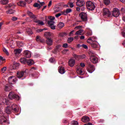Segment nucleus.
Listing matches in <instances>:
<instances>
[{
    "label": "nucleus",
    "mask_w": 125,
    "mask_h": 125,
    "mask_svg": "<svg viewBox=\"0 0 125 125\" xmlns=\"http://www.w3.org/2000/svg\"><path fill=\"white\" fill-rule=\"evenodd\" d=\"M61 15H67V14H66V11H63L61 12Z\"/></svg>",
    "instance_id": "nucleus-62"
},
{
    "label": "nucleus",
    "mask_w": 125,
    "mask_h": 125,
    "mask_svg": "<svg viewBox=\"0 0 125 125\" xmlns=\"http://www.w3.org/2000/svg\"><path fill=\"white\" fill-rule=\"evenodd\" d=\"M120 14L121 13L120 12V10L117 8H114L112 13L111 14V17L114 16V17H119L120 16Z\"/></svg>",
    "instance_id": "nucleus-11"
},
{
    "label": "nucleus",
    "mask_w": 125,
    "mask_h": 125,
    "mask_svg": "<svg viewBox=\"0 0 125 125\" xmlns=\"http://www.w3.org/2000/svg\"><path fill=\"white\" fill-rule=\"evenodd\" d=\"M83 29H80L79 30L77 31L75 35H82V33H83Z\"/></svg>",
    "instance_id": "nucleus-32"
},
{
    "label": "nucleus",
    "mask_w": 125,
    "mask_h": 125,
    "mask_svg": "<svg viewBox=\"0 0 125 125\" xmlns=\"http://www.w3.org/2000/svg\"><path fill=\"white\" fill-rule=\"evenodd\" d=\"M49 19L51 20L48 21V25H49V27H50L52 30H55L56 29V26L54 25L55 22L53 21V20L55 19V17H49Z\"/></svg>",
    "instance_id": "nucleus-4"
},
{
    "label": "nucleus",
    "mask_w": 125,
    "mask_h": 125,
    "mask_svg": "<svg viewBox=\"0 0 125 125\" xmlns=\"http://www.w3.org/2000/svg\"><path fill=\"white\" fill-rule=\"evenodd\" d=\"M81 29H83V26L79 25V26H76L74 28V30H80Z\"/></svg>",
    "instance_id": "nucleus-43"
},
{
    "label": "nucleus",
    "mask_w": 125,
    "mask_h": 125,
    "mask_svg": "<svg viewBox=\"0 0 125 125\" xmlns=\"http://www.w3.org/2000/svg\"><path fill=\"white\" fill-rule=\"evenodd\" d=\"M64 25L65 24H64V23H63V22H60L59 23L58 26H59V27L60 28V29H61V28H63V27H64Z\"/></svg>",
    "instance_id": "nucleus-38"
},
{
    "label": "nucleus",
    "mask_w": 125,
    "mask_h": 125,
    "mask_svg": "<svg viewBox=\"0 0 125 125\" xmlns=\"http://www.w3.org/2000/svg\"><path fill=\"white\" fill-rule=\"evenodd\" d=\"M80 9L82 11H84L85 10V7L84 6L80 7Z\"/></svg>",
    "instance_id": "nucleus-56"
},
{
    "label": "nucleus",
    "mask_w": 125,
    "mask_h": 125,
    "mask_svg": "<svg viewBox=\"0 0 125 125\" xmlns=\"http://www.w3.org/2000/svg\"><path fill=\"white\" fill-rule=\"evenodd\" d=\"M122 35L124 38H125V31L122 32Z\"/></svg>",
    "instance_id": "nucleus-64"
},
{
    "label": "nucleus",
    "mask_w": 125,
    "mask_h": 125,
    "mask_svg": "<svg viewBox=\"0 0 125 125\" xmlns=\"http://www.w3.org/2000/svg\"><path fill=\"white\" fill-rule=\"evenodd\" d=\"M27 73L28 69H25V70L21 71H18L17 73V78H18L19 79H21V78H23V77H24Z\"/></svg>",
    "instance_id": "nucleus-9"
},
{
    "label": "nucleus",
    "mask_w": 125,
    "mask_h": 125,
    "mask_svg": "<svg viewBox=\"0 0 125 125\" xmlns=\"http://www.w3.org/2000/svg\"><path fill=\"white\" fill-rule=\"evenodd\" d=\"M28 60L26 58H21L20 59V62L22 64H27V61Z\"/></svg>",
    "instance_id": "nucleus-25"
},
{
    "label": "nucleus",
    "mask_w": 125,
    "mask_h": 125,
    "mask_svg": "<svg viewBox=\"0 0 125 125\" xmlns=\"http://www.w3.org/2000/svg\"><path fill=\"white\" fill-rule=\"evenodd\" d=\"M8 97L9 98V99H11V100L13 99H15V100H19L20 99L19 96L17 95L16 94H15V93L13 92H10L9 93Z\"/></svg>",
    "instance_id": "nucleus-6"
},
{
    "label": "nucleus",
    "mask_w": 125,
    "mask_h": 125,
    "mask_svg": "<svg viewBox=\"0 0 125 125\" xmlns=\"http://www.w3.org/2000/svg\"><path fill=\"white\" fill-rule=\"evenodd\" d=\"M80 59H84V58L86 57V56H85V55L84 54H83V55H80Z\"/></svg>",
    "instance_id": "nucleus-48"
},
{
    "label": "nucleus",
    "mask_w": 125,
    "mask_h": 125,
    "mask_svg": "<svg viewBox=\"0 0 125 125\" xmlns=\"http://www.w3.org/2000/svg\"><path fill=\"white\" fill-rule=\"evenodd\" d=\"M49 62H50L51 63H53V62H54V61H55V60H54V59L51 58H50V59H49Z\"/></svg>",
    "instance_id": "nucleus-58"
},
{
    "label": "nucleus",
    "mask_w": 125,
    "mask_h": 125,
    "mask_svg": "<svg viewBox=\"0 0 125 125\" xmlns=\"http://www.w3.org/2000/svg\"><path fill=\"white\" fill-rule=\"evenodd\" d=\"M79 16L84 22L87 21V15H86V13L82 12L80 14Z\"/></svg>",
    "instance_id": "nucleus-13"
},
{
    "label": "nucleus",
    "mask_w": 125,
    "mask_h": 125,
    "mask_svg": "<svg viewBox=\"0 0 125 125\" xmlns=\"http://www.w3.org/2000/svg\"><path fill=\"white\" fill-rule=\"evenodd\" d=\"M3 51L5 53H6V55L8 56L9 55V53H8V51H7V50L5 48H3Z\"/></svg>",
    "instance_id": "nucleus-45"
},
{
    "label": "nucleus",
    "mask_w": 125,
    "mask_h": 125,
    "mask_svg": "<svg viewBox=\"0 0 125 125\" xmlns=\"http://www.w3.org/2000/svg\"><path fill=\"white\" fill-rule=\"evenodd\" d=\"M44 36L46 39H50L51 37H53V34L49 32H45L44 33Z\"/></svg>",
    "instance_id": "nucleus-16"
},
{
    "label": "nucleus",
    "mask_w": 125,
    "mask_h": 125,
    "mask_svg": "<svg viewBox=\"0 0 125 125\" xmlns=\"http://www.w3.org/2000/svg\"><path fill=\"white\" fill-rule=\"evenodd\" d=\"M17 45L19 46V47H22V46H23V42L18 41L17 42Z\"/></svg>",
    "instance_id": "nucleus-30"
},
{
    "label": "nucleus",
    "mask_w": 125,
    "mask_h": 125,
    "mask_svg": "<svg viewBox=\"0 0 125 125\" xmlns=\"http://www.w3.org/2000/svg\"><path fill=\"white\" fill-rule=\"evenodd\" d=\"M69 5L70 7H71V8L74 7V4L72 2H69Z\"/></svg>",
    "instance_id": "nucleus-60"
},
{
    "label": "nucleus",
    "mask_w": 125,
    "mask_h": 125,
    "mask_svg": "<svg viewBox=\"0 0 125 125\" xmlns=\"http://www.w3.org/2000/svg\"><path fill=\"white\" fill-rule=\"evenodd\" d=\"M5 111L8 115H10L12 112L15 113H18L19 112V106L14 104H10L5 108Z\"/></svg>",
    "instance_id": "nucleus-1"
},
{
    "label": "nucleus",
    "mask_w": 125,
    "mask_h": 125,
    "mask_svg": "<svg viewBox=\"0 0 125 125\" xmlns=\"http://www.w3.org/2000/svg\"><path fill=\"white\" fill-rule=\"evenodd\" d=\"M42 39V37L40 36H37L36 37V41L37 42H40L41 41V40Z\"/></svg>",
    "instance_id": "nucleus-46"
},
{
    "label": "nucleus",
    "mask_w": 125,
    "mask_h": 125,
    "mask_svg": "<svg viewBox=\"0 0 125 125\" xmlns=\"http://www.w3.org/2000/svg\"><path fill=\"white\" fill-rule=\"evenodd\" d=\"M17 19H18V18L16 17H13L12 18V21H17Z\"/></svg>",
    "instance_id": "nucleus-54"
},
{
    "label": "nucleus",
    "mask_w": 125,
    "mask_h": 125,
    "mask_svg": "<svg viewBox=\"0 0 125 125\" xmlns=\"http://www.w3.org/2000/svg\"><path fill=\"white\" fill-rule=\"evenodd\" d=\"M104 2L105 5L110 4V0H104Z\"/></svg>",
    "instance_id": "nucleus-36"
},
{
    "label": "nucleus",
    "mask_w": 125,
    "mask_h": 125,
    "mask_svg": "<svg viewBox=\"0 0 125 125\" xmlns=\"http://www.w3.org/2000/svg\"><path fill=\"white\" fill-rule=\"evenodd\" d=\"M26 33L28 34V35H33V32H32V29L30 28H28L26 29Z\"/></svg>",
    "instance_id": "nucleus-31"
},
{
    "label": "nucleus",
    "mask_w": 125,
    "mask_h": 125,
    "mask_svg": "<svg viewBox=\"0 0 125 125\" xmlns=\"http://www.w3.org/2000/svg\"><path fill=\"white\" fill-rule=\"evenodd\" d=\"M91 46H92V47H93V48H96L98 46L97 43L93 42L91 44Z\"/></svg>",
    "instance_id": "nucleus-34"
},
{
    "label": "nucleus",
    "mask_w": 125,
    "mask_h": 125,
    "mask_svg": "<svg viewBox=\"0 0 125 125\" xmlns=\"http://www.w3.org/2000/svg\"><path fill=\"white\" fill-rule=\"evenodd\" d=\"M5 71H6V67H5L2 68L1 69V72H2V73H4V72H5Z\"/></svg>",
    "instance_id": "nucleus-53"
},
{
    "label": "nucleus",
    "mask_w": 125,
    "mask_h": 125,
    "mask_svg": "<svg viewBox=\"0 0 125 125\" xmlns=\"http://www.w3.org/2000/svg\"><path fill=\"white\" fill-rule=\"evenodd\" d=\"M23 56L26 58H31L32 57V53L30 51L26 50L23 52Z\"/></svg>",
    "instance_id": "nucleus-15"
},
{
    "label": "nucleus",
    "mask_w": 125,
    "mask_h": 125,
    "mask_svg": "<svg viewBox=\"0 0 125 125\" xmlns=\"http://www.w3.org/2000/svg\"><path fill=\"white\" fill-rule=\"evenodd\" d=\"M5 7L8 9V10L6 11L7 14H13V13L15 12V10H13V9L15 8V6L12 5V4H8L6 5Z\"/></svg>",
    "instance_id": "nucleus-3"
},
{
    "label": "nucleus",
    "mask_w": 125,
    "mask_h": 125,
    "mask_svg": "<svg viewBox=\"0 0 125 125\" xmlns=\"http://www.w3.org/2000/svg\"><path fill=\"white\" fill-rule=\"evenodd\" d=\"M77 74L79 75H83V68H78L77 70Z\"/></svg>",
    "instance_id": "nucleus-26"
},
{
    "label": "nucleus",
    "mask_w": 125,
    "mask_h": 125,
    "mask_svg": "<svg viewBox=\"0 0 125 125\" xmlns=\"http://www.w3.org/2000/svg\"><path fill=\"white\" fill-rule=\"evenodd\" d=\"M13 87V86L10 84H7L5 86V91H9V90L11 88H12Z\"/></svg>",
    "instance_id": "nucleus-20"
},
{
    "label": "nucleus",
    "mask_w": 125,
    "mask_h": 125,
    "mask_svg": "<svg viewBox=\"0 0 125 125\" xmlns=\"http://www.w3.org/2000/svg\"><path fill=\"white\" fill-rule=\"evenodd\" d=\"M86 6L89 10L92 11L95 9V5L94 3L91 1H88L86 2Z\"/></svg>",
    "instance_id": "nucleus-5"
},
{
    "label": "nucleus",
    "mask_w": 125,
    "mask_h": 125,
    "mask_svg": "<svg viewBox=\"0 0 125 125\" xmlns=\"http://www.w3.org/2000/svg\"><path fill=\"white\" fill-rule=\"evenodd\" d=\"M0 124L2 125H9V122L7 120V118H5L4 116L0 117Z\"/></svg>",
    "instance_id": "nucleus-8"
},
{
    "label": "nucleus",
    "mask_w": 125,
    "mask_h": 125,
    "mask_svg": "<svg viewBox=\"0 0 125 125\" xmlns=\"http://www.w3.org/2000/svg\"><path fill=\"white\" fill-rule=\"evenodd\" d=\"M53 53L54 54H57V53H58V50H57V49H56V48L54 49V50L53 51Z\"/></svg>",
    "instance_id": "nucleus-55"
},
{
    "label": "nucleus",
    "mask_w": 125,
    "mask_h": 125,
    "mask_svg": "<svg viewBox=\"0 0 125 125\" xmlns=\"http://www.w3.org/2000/svg\"><path fill=\"white\" fill-rule=\"evenodd\" d=\"M62 46V45L59 44L57 46H56V49H57V50H58V52H59V51H60V50H61V47Z\"/></svg>",
    "instance_id": "nucleus-37"
},
{
    "label": "nucleus",
    "mask_w": 125,
    "mask_h": 125,
    "mask_svg": "<svg viewBox=\"0 0 125 125\" xmlns=\"http://www.w3.org/2000/svg\"><path fill=\"white\" fill-rule=\"evenodd\" d=\"M9 84H14L15 83H16V81H17V79L15 78V76H10L8 79Z\"/></svg>",
    "instance_id": "nucleus-10"
},
{
    "label": "nucleus",
    "mask_w": 125,
    "mask_h": 125,
    "mask_svg": "<svg viewBox=\"0 0 125 125\" xmlns=\"http://www.w3.org/2000/svg\"><path fill=\"white\" fill-rule=\"evenodd\" d=\"M0 3L2 4H7L8 3V0H1Z\"/></svg>",
    "instance_id": "nucleus-33"
},
{
    "label": "nucleus",
    "mask_w": 125,
    "mask_h": 125,
    "mask_svg": "<svg viewBox=\"0 0 125 125\" xmlns=\"http://www.w3.org/2000/svg\"><path fill=\"white\" fill-rule=\"evenodd\" d=\"M26 64H27L29 66H31L34 64V61L32 60H27Z\"/></svg>",
    "instance_id": "nucleus-28"
},
{
    "label": "nucleus",
    "mask_w": 125,
    "mask_h": 125,
    "mask_svg": "<svg viewBox=\"0 0 125 125\" xmlns=\"http://www.w3.org/2000/svg\"><path fill=\"white\" fill-rule=\"evenodd\" d=\"M17 4L19 5V6H26L27 5V3L24 1H20L17 3Z\"/></svg>",
    "instance_id": "nucleus-23"
},
{
    "label": "nucleus",
    "mask_w": 125,
    "mask_h": 125,
    "mask_svg": "<svg viewBox=\"0 0 125 125\" xmlns=\"http://www.w3.org/2000/svg\"><path fill=\"white\" fill-rule=\"evenodd\" d=\"M81 46H82V47L85 48V49H87V48H88V47H87V45L84 44L81 45Z\"/></svg>",
    "instance_id": "nucleus-51"
},
{
    "label": "nucleus",
    "mask_w": 125,
    "mask_h": 125,
    "mask_svg": "<svg viewBox=\"0 0 125 125\" xmlns=\"http://www.w3.org/2000/svg\"><path fill=\"white\" fill-rule=\"evenodd\" d=\"M72 56H73V58L76 60H80V55H77L76 54H72Z\"/></svg>",
    "instance_id": "nucleus-29"
},
{
    "label": "nucleus",
    "mask_w": 125,
    "mask_h": 125,
    "mask_svg": "<svg viewBox=\"0 0 125 125\" xmlns=\"http://www.w3.org/2000/svg\"><path fill=\"white\" fill-rule=\"evenodd\" d=\"M81 121L83 122V123H87V122L90 121V119H89V117L87 116H83L81 119Z\"/></svg>",
    "instance_id": "nucleus-19"
},
{
    "label": "nucleus",
    "mask_w": 125,
    "mask_h": 125,
    "mask_svg": "<svg viewBox=\"0 0 125 125\" xmlns=\"http://www.w3.org/2000/svg\"><path fill=\"white\" fill-rule=\"evenodd\" d=\"M59 72L60 74H64L65 73V68L62 66H60L59 67Z\"/></svg>",
    "instance_id": "nucleus-21"
},
{
    "label": "nucleus",
    "mask_w": 125,
    "mask_h": 125,
    "mask_svg": "<svg viewBox=\"0 0 125 125\" xmlns=\"http://www.w3.org/2000/svg\"><path fill=\"white\" fill-rule=\"evenodd\" d=\"M42 31H43V29H39L37 30V33H41V32H42Z\"/></svg>",
    "instance_id": "nucleus-63"
},
{
    "label": "nucleus",
    "mask_w": 125,
    "mask_h": 125,
    "mask_svg": "<svg viewBox=\"0 0 125 125\" xmlns=\"http://www.w3.org/2000/svg\"><path fill=\"white\" fill-rule=\"evenodd\" d=\"M4 101L6 105H9V101L8 100L5 99V100H4Z\"/></svg>",
    "instance_id": "nucleus-49"
},
{
    "label": "nucleus",
    "mask_w": 125,
    "mask_h": 125,
    "mask_svg": "<svg viewBox=\"0 0 125 125\" xmlns=\"http://www.w3.org/2000/svg\"><path fill=\"white\" fill-rule=\"evenodd\" d=\"M71 125H79V123L76 121H73L71 122Z\"/></svg>",
    "instance_id": "nucleus-40"
},
{
    "label": "nucleus",
    "mask_w": 125,
    "mask_h": 125,
    "mask_svg": "<svg viewBox=\"0 0 125 125\" xmlns=\"http://www.w3.org/2000/svg\"><path fill=\"white\" fill-rule=\"evenodd\" d=\"M38 2H39L40 3V4H39V5L38 7V9H40V8H41V7H42V5H44V2H40V1L39 0H38Z\"/></svg>",
    "instance_id": "nucleus-35"
},
{
    "label": "nucleus",
    "mask_w": 125,
    "mask_h": 125,
    "mask_svg": "<svg viewBox=\"0 0 125 125\" xmlns=\"http://www.w3.org/2000/svg\"><path fill=\"white\" fill-rule=\"evenodd\" d=\"M39 4L38 3H35L33 5V6H34V7H38L39 8Z\"/></svg>",
    "instance_id": "nucleus-61"
},
{
    "label": "nucleus",
    "mask_w": 125,
    "mask_h": 125,
    "mask_svg": "<svg viewBox=\"0 0 125 125\" xmlns=\"http://www.w3.org/2000/svg\"><path fill=\"white\" fill-rule=\"evenodd\" d=\"M60 37H65V36H67V33L66 32H62L60 33L59 34Z\"/></svg>",
    "instance_id": "nucleus-41"
},
{
    "label": "nucleus",
    "mask_w": 125,
    "mask_h": 125,
    "mask_svg": "<svg viewBox=\"0 0 125 125\" xmlns=\"http://www.w3.org/2000/svg\"><path fill=\"white\" fill-rule=\"evenodd\" d=\"M54 10L55 12H59V11L60 10V7H59V5H55V7H54Z\"/></svg>",
    "instance_id": "nucleus-27"
},
{
    "label": "nucleus",
    "mask_w": 125,
    "mask_h": 125,
    "mask_svg": "<svg viewBox=\"0 0 125 125\" xmlns=\"http://www.w3.org/2000/svg\"><path fill=\"white\" fill-rule=\"evenodd\" d=\"M21 52H22V49H16L14 51L15 55H17V56L19 55Z\"/></svg>",
    "instance_id": "nucleus-22"
},
{
    "label": "nucleus",
    "mask_w": 125,
    "mask_h": 125,
    "mask_svg": "<svg viewBox=\"0 0 125 125\" xmlns=\"http://www.w3.org/2000/svg\"><path fill=\"white\" fill-rule=\"evenodd\" d=\"M91 62L94 64H96L98 62L97 58L95 56L90 58Z\"/></svg>",
    "instance_id": "nucleus-24"
},
{
    "label": "nucleus",
    "mask_w": 125,
    "mask_h": 125,
    "mask_svg": "<svg viewBox=\"0 0 125 125\" xmlns=\"http://www.w3.org/2000/svg\"><path fill=\"white\" fill-rule=\"evenodd\" d=\"M76 63V61H75V60L73 59H71L69 62H68V64L69 65L70 67H74L75 64Z\"/></svg>",
    "instance_id": "nucleus-18"
},
{
    "label": "nucleus",
    "mask_w": 125,
    "mask_h": 125,
    "mask_svg": "<svg viewBox=\"0 0 125 125\" xmlns=\"http://www.w3.org/2000/svg\"><path fill=\"white\" fill-rule=\"evenodd\" d=\"M46 43H47V45H49V46H51L53 43V41L50 38H48L46 40Z\"/></svg>",
    "instance_id": "nucleus-17"
},
{
    "label": "nucleus",
    "mask_w": 125,
    "mask_h": 125,
    "mask_svg": "<svg viewBox=\"0 0 125 125\" xmlns=\"http://www.w3.org/2000/svg\"><path fill=\"white\" fill-rule=\"evenodd\" d=\"M27 14L30 16L31 19H34L33 21L35 23H38V25H41V26L44 25V22H43L42 21H41L40 20L36 19L37 17L36 16H35V15H34V14H33V13L30 11H27Z\"/></svg>",
    "instance_id": "nucleus-2"
},
{
    "label": "nucleus",
    "mask_w": 125,
    "mask_h": 125,
    "mask_svg": "<svg viewBox=\"0 0 125 125\" xmlns=\"http://www.w3.org/2000/svg\"><path fill=\"white\" fill-rule=\"evenodd\" d=\"M40 42H42V43H43L45 42V40H44V39L41 38V39L40 40Z\"/></svg>",
    "instance_id": "nucleus-59"
},
{
    "label": "nucleus",
    "mask_w": 125,
    "mask_h": 125,
    "mask_svg": "<svg viewBox=\"0 0 125 125\" xmlns=\"http://www.w3.org/2000/svg\"><path fill=\"white\" fill-rule=\"evenodd\" d=\"M103 14L104 17H112V12L108 8H104L103 10Z\"/></svg>",
    "instance_id": "nucleus-7"
},
{
    "label": "nucleus",
    "mask_w": 125,
    "mask_h": 125,
    "mask_svg": "<svg viewBox=\"0 0 125 125\" xmlns=\"http://www.w3.org/2000/svg\"><path fill=\"white\" fill-rule=\"evenodd\" d=\"M52 4V0H50L48 4V7L49 8V7L51 6Z\"/></svg>",
    "instance_id": "nucleus-57"
},
{
    "label": "nucleus",
    "mask_w": 125,
    "mask_h": 125,
    "mask_svg": "<svg viewBox=\"0 0 125 125\" xmlns=\"http://www.w3.org/2000/svg\"><path fill=\"white\" fill-rule=\"evenodd\" d=\"M20 64L19 63H14V65L13 67H15V69H17L18 68V66H20Z\"/></svg>",
    "instance_id": "nucleus-47"
},
{
    "label": "nucleus",
    "mask_w": 125,
    "mask_h": 125,
    "mask_svg": "<svg viewBox=\"0 0 125 125\" xmlns=\"http://www.w3.org/2000/svg\"><path fill=\"white\" fill-rule=\"evenodd\" d=\"M62 47L64 48H67L68 47V43H65L62 44Z\"/></svg>",
    "instance_id": "nucleus-52"
},
{
    "label": "nucleus",
    "mask_w": 125,
    "mask_h": 125,
    "mask_svg": "<svg viewBox=\"0 0 125 125\" xmlns=\"http://www.w3.org/2000/svg\"><path fill=\"white\" fill-rule=\"evenodd\" d=\"M93 39H96L95 37H91L88 38V41H91V42H95V40H93Z\"/></svg>",
    "instance_id": "nucleus-50"
},
{
    "label": "nucleus",
    "mask_w": 125,
    "mask_h": 125,
    "mask_svg": "<svg viewBox=\"0 0 125 125\" xmlns=\"http://www.w3.org/2000/svg\"><path fill=\"white\" fill-rule=\"evenodd\" d=\"M76 5L77 6L82 7V6H84L85 4V2H84V1L83 0H76Z\"/></svg>",
    "instance_id": "nucleus-14"
},
{
    "label": "nucleus",
    "mask_w": 125,
    "mask_h": 125,
    "mask_svg": "<svg viewBox=\"0 0 125 125\" xmlns=\"http://www.w3.org/2000/svg\"><path fill=\"white\" fill-rule=\"evenodd\" d=\"M74 41V38H69L67 40V42L68 43H71L72 42Z\"/></svg>",
    "instance_id": "nucleus-42"
},
{
    "label": "nucleus",
    "mask_w": 125,
    "mask_h": 125,
    "mask_svg": "<svg viewBox=\"0 0 125 125\" xmlns=\"http://www.w3.org/2000/svg\"><path fill=\"white\" fill-rule=\"evenodd\" d=\"M68 51H69L68 49H64L62 51V54H66Z\"/></svg>",
    "instance_id": "nucleus-44"
},
{
    "label": "nucleus",
    "mask_w": 125,
    "mask_h": 125,
    "mask_svg": "<svg viewBox=\"0 0 125 125\" xmlns=\"http://www.w3.org/2000/svg\"><path fill=\"white\" fill-rule=\"evenodd\" d=\"M70 12H72V9L67 8L65 10V14L66 15L68 14V13H70Z\"/></svg>",
    "instance_id": "nucleus-39"
},
{
    "label": "nucleus",
    "mask_w": 125,
    "mask_h": 125,
    "mask_svg": "<svg viewBox=\"0 0 125 125\" xmlns=\"http://www.w3.org/2000/svg\"><path fill=\"white\" fill-rule=\"evenodd\" d=\"M87 71L88 73H90V74L93 73L95 71V66L94 65L89 63L87 68Z\"/></svg>",
    "instance_id": "nucleus-12"
}]
</instances>
